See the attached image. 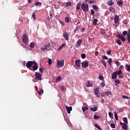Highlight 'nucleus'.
Here are the masks:
<instances>
[{"mask_svg":"<svg viewBox=\"0 0 130 130\" xmlns=\"http://www.w3.org/2000/svg\"><path fill=\"white\" fill-rule=\"evenodd\" d=\"M81 9L84 12H87L89 10V5L82 3L81 6Z\"/></svg>","mask_w":130,"mask_h":130,"instance_id":"1","label":"nucleus"},{"mask_svg":"<svg viewBox=\"0 0 130 130\" xmlns=\"http://www.w3.org/2000/svg\"><path fill=\"white\" fill-rule=\"evenodd\" d=\"M64 65L63 59L61 60H57L56 67L59 68V67H62Z\"/></svg>","mask_w":130,"mask_h":130,"instance_id":"2","label":"nucleus"},{"mask_svg":"<svg viewBox=\"0 0 130 130\" xmlns=\"http://www.w3.org/2000/svg\"><path fill=\"white\" fill-rule=\"evenodd\" d=\"M36 76V80L38 81H41L42 80V76L41 74L40 73L36 72L35 74Z\"/></svg>","mask_w":130,"mask_h":130,"instance_id":"3","label":"nucleus"},{"mask_svg":"<svg viewBox=\"0 0 130 130\" xmlns=\"http://www.w3.org/2000/svg\"><path fill=\"white\" fill-rule=\"evenodd\" d=\"M35 62L34 61H28L27 62L26 66L27 68L32 67V64L35 63Z\"/></svg>","mask_w":130,"mask_h":130,"instance_id":"4","label":"nucleus"},{"mask_svg":"<svg viewBox=\"0 0 130 130\" xmlns=\"http://www.w3.org/2000/svg\"><path fill=\"white\" fill-rule=\"evenodd\" d=\"M22 41L24 43V44H27L28 42V37L24 34L22 37Z\"/></svg>","mask_w":130,"mask_h":130,"instance_id":"5","label":"nucleus"},{"mask_svg":"<svg viewBox=\"0 0 130 130\" xmlns=\"http://www.w3.org/2000/svg\"><path fill=\"white\" fill-rule=\"evenodd\" d=\"M51 44L48 43V44L44 45L43 47L41 48L42 50H45L46 49H47L48 48L50 47Z\"/></svg>","mask_w":130,"mask_h":130,"instance_id":"6","label":"nucleus"},{"mask_svg":"<svg viewBox=\"0 0 130 130\" xmlns=\"http://www.w3.org/2000/svg\"><path fill=\"white\" fill-rule=\"evenodd\" d=\"M117 75L118 76H119V78H120V79L123 78V76L122 75V72L121 71V70H118Z\"/></svg>","mask_w":130,"mask_h":130,"instance_id":"7","label":"nucleus"},{"mask_svg":"<svg viewBox=\"0 0 130 130\" xmlns=\"http://www.w3.org/2000/svg\"><path fill=\"white\" fill-rule=\"evenodd\" d=\"M95 95L96 96L97 98H99L100 95L99 94V88L96 87L94 90Z\"/></svg>","mask_w":130,"mask_h":130,"instance_id":"8","label":"nucleus"},{"mask_svg":"<svg viewBox=\"0 0 130 130\" xmlns=\"http://www.w3.org/2000/svg\"><path fill=\"white\" fill-rule=\"evenodd\" d=\"M81 64L82 68H86L88 66V63L87 61L82 62Z\"/></svg>","mask_w":130,"mask_h":130,"instance_id":"9","label":"nucleus"},{"mask_svg":"<svg viewBox=\"0 0 130 130\" xmlns=\"http://www.w3.org/2000/svg\"><path fill=\"white\" fill-rule=\"evenodd\" d=\"M117 37L118 38L121 39L123 42H125L126 40H127L126 38H125L124 37H123L122 35H120V34L117 35Z\"/></svg>","mask_w":130,"mask_h":130,"instance_id":"10","label":"nucleus"},{"mask_svg":"<svg viewBox=\"0 0 130 130\" xmlns=\"http://www.w3.org/2000/svg\"><path fill=\"white\" fill-rule=\"evenodd\" d=\"M118 71H116L115 72H114L112 74V79L113 80H115V79L117 78V75H118Z\"/></svg>","mask_w":130,"mask_h":130,"instance_id":"11","label":"nucleus"},{"mask_svg":"<svg viewBox=\"0 0 130 130\" xmlns=\"http://www.w3.org/2000/svg\"><path fill=\"white\" fill-rule=\"evenodd\" d=\"M80 62L81 60H75V67L80 68Z\"/></svg>","mask_w":130,"mask_h":130,"instance_id":"12","label":"nucleus"},{"mask_svg":"<svg viewBox=\"0 0 130 130\" xmlns=\"http://www.w3.org/2000/svg\"><path fill=\"white\" fill-rule=\"evenodd\" d=\"M119 21V17L118 15H116L114 17V23L117 24Z\"/></svg>","mask_w":130,"mask_h":130,"instance_id":"13","label":"nucleus"},{"mask_svg":"<svg viewBox=\"0 0 130 130\" xmlns=\"http://www.w3.org/2000/svg\"><path fill=\"white\" fill-rule=\"evenodd\" d=\"M66 110H67V112H68V114H70L71 111L72 110H73V108L71 106H70V107L67 106L66 107Z\"/></svg>","mask_w":130,"mask_h":130,"instance_id":"14","label":"nucleus"},{"mask_svg":"<svg viewBox=\"0 0 130 130\" xmlns=\"http://www.w3.org/2000/svg\"><path fill=\"white\" fill-rule=\"evenodd\" d=\"M63 36L66 40H69V36L68 34L67 33V32H63Z\"/></svg>","mask_w":130,"mask_h":130,"instance_id":"15","label":"nucleus"},{"mask_svg":"<svg viewBox=\"0 0 130 130\" xmlns=\"http://www.w3.org/2000/svg\"><path fill=\"white\" fill-rule=\"evenodd\" d=\"M33 64L34 66L32 67V70H34V71H36L38 70V66H37L36 62H35V63Z\"/></svg>","mask_w":130,"mask_h":130,"instance_id":"16","label":"nucleus"},{"mask_svg":"<svg viewBox=\"0 0 130 130\" xmlns=\"http://www.w3.org/2000/svg\"><path fill=\"white\" fill-rule=\"evenodd\" d=\"M81 44H82V40L80 39L78 41L77 43H76V47L79 48Z\"/></svg>","mask_w":130,"mask_h":130,"instance_id":"17","label":"nucleus"},{"mask_svg":"<svg viewBox=\"0 0 130 130\" xmlns=\"http://www.w3.org/2000/svg\"><path fill=\"white\" fill-rule=\"evenodd\" d=\"M107 3L109 6H112L114 4V2H113L112 0L109 1L108 2H107Z\"/></svg>","mask_w":130,"mask_h":130,"instance_id":"18","label":"nucleus"},{"mask_svg":"<svg viewBox=\"0 0 130 130\" xmlns=\"http://www.w3.org/2000/svg\"><path fill=\"white\" fill-rule=\"evenodd\" d=\"M92 8L95 12L98 11V6H97L96 5H92Z\"/></svg>","mask_w":130,"mask_h":130,"instance_id":"19","label":"nucleus"},{"mask_svg":"<svg viewBox=\"0 0 130 130\" xmlns=\"http://www.w3.org/2000/svg\"><path fill=\"white\" fill-rule=\"evenodd\" d=\"M124 67L126 69V71L128 72H130V65L127 64H125Z\"/></svg>","mask_w":130,"mask_h":130,"instance_id":"20","label":"nucleus"},{"mask_svg":"<svg viewBox=\"0 0 130 130\" xmlns=\"http://www.w3.org/2000/svg\"><path fill=\"white\" fill-rule=\"evenodd\" d=\"M38 92L39 95L41 96L42 93H44V90L43 89H40L39 91H38Z\"/></svg>","mask_w":130,"mask_h":130,"instance_id":"21","label":"nucleus"},{"mask_svg":"<svg viewBox=\"0 0 130 130\" xmlns=\"http://www.w3.org/2000/svg\"><path fill=\"white\" fill-rule=\"evenodd\" d=\"M100 32L102 35H103L104 36H106V32L105 31V29H101L100 30Z\"/></svg>","mask_w":130,"mask_h":130,"instance_id":"22","label":"nucleus"},{"mask_svg":"<svg viewBox=\"0 0 130 130\" xmlns=\"http://www.w3.org/2000/svg\"><path fill=\"white\" fill-rule=\"evenodd\" d=\"M121 127L123 128V129H127V126L126 123H124L123 125L121 126Z\"/></svg>","mask_w":130,"mask_h":130,"instance_id":"23","label":"nucleus"},{"mask_svg":"<svg viewBox=\"0 0 130 130\" xmlns=\"http://www.w3.org/2000/svg\"><path fill=\"white\" fill-rule=\"evenodd\" d=\"M86 85L88 87H90L93 86V84H91L90 83V81H89L86 83Z\"/></svg>","mask_w":130,"mask_h":130,"instance_id":"24","label":"nucleus"},{"mask_svg":"<svg viewBox=\"0 0 130 130\" xmlns=\"http://www.w3.org/2000/svg\"><path fill=\"white\" fill-rule=\"evenodd\" d=\"M80 5H81L80 3H77V4H76V10H80Z\"/></svg>","mask_w":130,"mask_h":130,"instance_id":"25","label":"nucleus"},{"mask_svg":"<svg viewBox=\"0 0 130 130\" xmlns=\"http://www.w3.org/2000/svg\"><path fill=\"white\" fill-rule=\"evenodd\" d=\"M109 10L110 11H111L112 13H115V10H114V9L112 7H109Z\"/></svg>","mask_w":130,"mask_h":130,"instance_id":"26","label":"nucleus"},{"mask_svg":"<svg viewBox=\"0 0 130 130\" xmlns=\"http://www.w3.org/2000/svg\"><path fill=\"white\" fill-rule=\"evenodd\" d=\"M95 127H96L98 129L102 130L101 126L100 125H98V124H95Z\"/></svg>","mask_w":130,"mask_h":130,"instance_id":"27","label":"nucleus"},{"mask_svg":"<svg viewBox=\"0 0 130 130\" xmlns=\"http://www.w3.org/2000/svg\"><path fill=\"white\" fill-rule=\"evenodd\" d=\"M90 110L92 112H96L97 110V107H95L94 108H90Z\"/></svg>","mask_w":130,"mask_h":130,"instance_id":"28","label":"nucleus"},{"mask_svg":"<svg viewBox=\"0 0 130 130\" xmlns=\"http://www.w3.org/2000/svg\"><path fill=\"white\" fill-rule=\"evenodd\" d=\"M117 5L119 6H121L122 4H123V2L122 0H120V1H119L117 2Z\"/></svg>","mask_w":130,"mask_h":130,"instance_id":"29","label":"nucleus"},{"mask_svg":"<svg viewBox=\"0 0 130 130\" xmlns=\"http://www.w3.org/2000/svg\"><path fill=\"white\" fill-rule=\"evenodd\" d=\"M98 22V19H94L93 21H92V24H93L94 25H96L97 22Z\"/></svg>","mask_w":130,"mask_h":130,"instance_id":"30","label":"nucleus"},{"mask_svg":"<svg viewBox=\"0 0 130 130\" xmlns=\"http://www.w3.org/2000/svg\"><path fill=\"white\" fill-rule=\"evenodd\" d=\"M123 121H124L125 122V124H127L128 123L127 118V117H123Z\"/></svg>","mask_w":130,"mask_h":130,"instance_id":"31","label":"nucleus"},{"mask_svg":"<svg viewBox=\"0 0 130 130\" xmlns=\"http://www.w3.org/2000/svg\"><path fill=\"white\" fill-rule=\"evenodd\" d=\"M35 43H34V42H31V43L30 44V45H29V46H30V47L31 48H34V47H35Z\"/></svg>","mask_w":130,"mask_h":130,"instance_id":"32","label":"nucleus"},{"mask_svg":"<svg viewBox=\"0 0 130 130\" xmlns=\"http://www.w3.org/2000/svg\"><path fill=\"white\" fill-rule=\"evenodd\" d=\"M65 22L66 23H69L70 22V19L69 17H67L65 18Z\"/></svg>","mask_w":130,"mask_h":130,"instance_id":"33","label":"nucleus"},{"mask_svg":"<svg viewBox=\"0 0 130 130\" xmlns=\"http://www.w3.org/2000/svg\"><path fill=\"white\" fill-rule=\"evenodd\" d=\"M71 5H72V4H71V2L67 3L66 4V7H70V6H71Z\"/></svg>","mask_w":130,"mask_h":130,"instance_id":"34","label":"nucleus"},{"mask_svg":"<svg viewBox=\"0 0 130 130\" xmlns=\"http://www.w3.org/2000/svg\"><path fill=\"white\" fill-rule=\"evenodd\" d=\"M35 5L37 6H42V3H40V2H37L35 3Z\"/></svg>","mask_w":130,"mask_h":130,"instance_id":"35","label":"nucleus"},{"mask_svg":"<svg viewBox=\"0 0 130 130\" xmlns=\"http://www.w3.org/2000/svg\"><path fill=\"white\" fill-rule=\"evenodd\" d=\"M109 117L110 118H111V119H113V114H112V113H111V112H109Z\"/></svg>","mask_w":130,"mask_h":130,"instance_id":"36","label":"nucleus"},{"mask_svg":"<svg viewBox=\"0 0 130 130\" xmlns=\"http://www.w3.org/2000/svg\"><path fill=\"white\" fill-rule=\"evenodd\" d=\"M108 62L110 65H112V58H109V60H108Z\"/></svg>","mask_w":130,"mask_h":130,"instance_id":"37","label":"nucleus"},{"mask_svg":"<svg viewBox=\"0 0 130 130\" xmlns=\"http://www.w3.org/2000/svg\"><path fill=\"white\" fill-rule=\"evenodd\" d=\"M90 11H91V13H90L91 15L94 16L95 14V12L94 11V10L93 9H91Z\"/></svg>","mask_w":130,"mask_h":130,"instance_id":"38","label":"nucleus"},{"mask_svg":"<svg viewBox=\"0 0 130 130\" xmlns=\"http://www.w3.org/2000/svg\"><path fill=\"white\" fill-rule=\"evenodd\" d=\"M116 43H117L118 45H121V41H120V40H117L116 41Z\"/></svg>","mask_w":130,"mask_h":130,"instance_id":"39","label":"nucleus"},{"mask_svg":"<svg viewBox=\"0 0 130 130\" xmlns=\"http://www.w3.org/2000/svg\"><path fill=\"white\" fill-rule=\"evenodd\" d=\"M87 109H88V108L87 107H86L85 108H84V107L82 108L83 112H85V111L87 110Z\"/></svg>","mask_w":130,"mask_h":130,"instance_id":"40","label":"nucleus"},{"mask_svg":"<svg viewBox=\"0 0 130 130\" xmlns=\"http://www.w3.org/2000/svg\"><path fill=\"white\" fill-rule=\"evenodd\" d=\"M102 58L105 59V60H108V57L106 56V55L102 56Z\"/></svg>","mask_w":130,"mask_h":130,"instance_id":"41","label":"nucleus"},{"mask_svg":"<svg viewBox=\"0 0 130 130\" xmlns=\"http://www.w3.org/2000/svg\"><path fill=\"white\" fill-rule=\"evenodd\" d=\"M100 118V116H96V115H95L94 116V119L95 120H98V119H99Z\"/></svg>","mask_w":130,"mask_h":130,"instance_id":"42","label":"nucleus"},{"mask_svg":"<svg viewBox=\"0 0 130 130\" xmlns=\"http://www.w3.org/2000/svg\"><path fill=\"white\" fill-rule=\"evenodd\" d=\"M114 82L116 83V84H120L121 83L120 81L118 79H115L114 80Z\"/></svg>","mask_w":130,"mask_h":130,"instance_id":"43","label":"nucleus"},{"mask_svg":"<svg viewBox=\"0 0 130 130\" xmlns=\"http://www.w3.org/2000/svg\"><path fill=\"white\" fill-rule=\"evenodd\" d=\"M115 63L116 64L117 66H119L120 65V63L118 60H115Z\"/></svg>","mask_w":130,"mask_h":130,"instance_id":"44","label":"nucleus"},{"mask_svg":"<svg viewBox=\"0 0 130 130\" xmlns=\"http://www.w3.org/2000/svg\"><path fill=\"white\" fill-rule=\"evenodd\" d=\"M81 56L82 59H85L86 58V54L85 53H83L81 54Z\"/></svg>","mask_w":130,"mask_h":130,"instance_id":"45","label":"nucleus"},{"mask_svg":"<svg viewBox=\"0 0 130 130\" xmlns=\"http://www.w3.org/2000/svg\"><path fill=\"white\" fill-rule=\"evenodd\" d=\"M48 64H49V65L52 64V60L51 59H49L48 60Z\"/></svg>","mask_w":130,"mask_h":130,"instance_id":"46","label":"nucleus"},{"mask_svg":"<svg viewBox=\"0 0 130 130\" xmlns=\"http://www.w3.org/2000/svg\"><path fill=\"white\" fill-rule=\"evenodd\" d=\"M94 3H95V1L93 0H90L88 3V4H93Z\"/></svg>","mask_w":130,"mask_h":130,"instance_id":"47","label":"nucleus"},{"mask_svg":"<svg viewBox=\"0 0 130 130\" xmlns=\"http://www.w3.org/2000/svg\"><path fill=\"white\" fill-rule=\"evenodd\" d=\"M114 116L116 120H118V115L116 113H115Z\"/></svg>","mask_w":130,"mask_h":130,"instance_id":"48","label":"nucleus"},{"mask_svg":"<svg viewBox=\"0 0 130 130\" xmlns=\"http://www.w3.org/2000/svg\"><path fill=\"white\" fill-rule=\"evenodd\" d=\"M61 79V77L60 76H58L56 78V81L57 82L58 81H60Z\"/></svg>","mask_w":130,"mask_h":130,"instance_id":"49","label":"nucleus"},{"mask_svg":"<svg viewBox=\"0 0 130 130\" xmlns=\"http://www.w3.org/2000/svg\"><path fill=\"white\" fill-rule=\"evenodd\" d=\"M112 93L111 92L108 91L107 92H105V94H106L107 96H109Z\"/></svg>","mask_w":130,"mask_h":130,"instance_id":"50","label":"nucleus"},{"mask_svg":"<svg viewBox=\"0 0 130 130\" xmlns=\"http://www.w3.org/2000/svg\"><path fill=\"white\" fill-rule=\"evenodd\" d=\"M111 126L112 128H115V124L114 123H111Z\"/></svg>","mask_w":130,"mask_h":130,"instance_id":"51","label":"nucleus"},{"mask_svg":"<svg viewBox=\"0 0 130 130\" xmlns=\"http://www.w3.org/2000/svg\"><path fill=\"white\" fill-rule=\"evenodd\" d=\"M104 78L103 76H102L101 75H100V76H99V79H100L101 81L104 80Z\"/></svg>","mask_w":130,"mask_h":130,"instance_id":"52","label":"nucleus"},{"mask_svg":"<svg viewBox=\"0 0 130 130\" xmlns=\"http://www.w3.org/2000/svg\"><path fill=\"white\" fill-rule=\"evenodd\" d=\"M127 32L125 30L122 32V34L124 36H125L127 35Z\"/></svg>","mask_w":130,"mask_h":130,"instance_id":"53","label":"nucleus"},{"mask_svg":"<svg viewBox=\"0 0 130 130\" xmlns=\"http://www.w3.org/2000/svg\"><path fill=\"white\" fill-rule=\"evenodd\" d=\"M101 85L102 87H104V86H105V82L103 81V82H102L101 83Z\"/></svg>","mask_w":130,"mask_h":130,"instance_id":"54","label":"nucleus"},{"mask_svg":"<svg viewBox=\"0 0 130 130\" xmlns=\"http://www.w3.org/2000/svg\"><path fill=\"white\" fill-rule=\"evenodd\" d=\"M79 30V28L78 27H76L75 28L74 30V32L76 33V32H77Z\"/></svg>","mask_w":130,"mask_h":130,"instance_id":"55","label":"nucleus"},{"mask_svg":"<svg viewBox=\"0 0 130 130\" xmlns=\"http://www.w3.org/2000/svg\"><path fill=\"white\" fill-rule=\"evenodd\" d=\"M32 17L34 18L35 20H36V15L35 13H32Z\"/></svg>","mask_w":130,"mask_h":130,"instance_id":"56","label":"nucleus"},{"mask_svg":"<svg viewBox=\"0 0 130 130\" xmlns=\"http://www.w3.org/2000/svg\"><path fill=\"white\" fill-rule=\"evenodd\" d=\"M60 89H61L62 91H64V86H61L60 87Z\"/></svg>","mask_w":130,"mask_h":130,"instance_id":"57","label":"nucleus"},{"mask_svg":"<svg viewBox=\"0 0 130 130\" xmlns=\"http://www.w3.org/2000/svg\"><path fill=\"white\" fill-rule=\"evenodd\" d=\"M39 70H40V73H41V74H43V69H42V68H39Z\"/></svg>","mask_w":130,"mask_h":130,"instance_id":"58","label":"nucleus"},{"mask_svg":"<svg viewBox=\"0 0 130 130\" xmlns=\"http://www.w3.org/2000/svg\"><path fill=\"white\" fill-rule=\"evenodd\" d=\"M123 68V66L122 65L120 66V68H119V70H122Z\"/></svg>","mask_w":130,"mask_h":130,"instance_id":"59","label":"nucleus"},{"mask_svg":"<svg viewBox=\"0 0 130 130\" xmlns=\"http://www.w3.org/2000/svg\"><path fill=\"white\" fill-rule=\"evenodd\" d=\"M103 64H104V66L105 69H107V67L106 66V62H104V63H103Z\"/></svg>","mask_w":130,"mask_h":130,"instance_id":"60","label":"nucleus"},{"mask_svg":"<svg viewBox=\"0 0 130 130\" xmlns=\"http://www.w3.org/2000/svg\"><path fill=\"white\" fill-rule=\"evenodd\" d=\"M122 98L124 99H128V96H126V95H123Z\"/></svg>","mask_w":130,"mask_h":130,"instance_id":"61","label":"nucleus"},{"mask_svg":"<svg viewBox=\"0 0 130 130\" xmlns=\"http://www.w3.org/2000/svg\"><path fill=\"white\" fill-rule=\"evenodd\" d=\"M111 54V52L110 50H109L108 52H107V54L108 55H110V54Z\"/></svg>","mask_w":130,"mask_h":130,"instance_id":"62","label":"nucleus"},{"mask_svg":"<svg viewBox=\"0 0 130 130\" xmlns=\"http://www.w3.org/2000/svg\"><path fill=\"white\" fill-rule=\"evenodd\" d=\"M95 56H97L99 54V52L96 51V52H95Z\"/></svg>","mask_w":130,"mask_h":130,"instance_id":"63","label":"nucleus"},{"mask_svg":"<svg viewBox=\"0 0 130 130\" xmlns=\"http://www.w3.org/2000/svg\"><path fill=\"white\" fill-rule=\"evenodd\" d=\"M127 40H128V43H130V37L127 38Z\"/></svg>","mask_w":130,"mask_h":130,"instance_id":"64","label":"nucleus"}]
</instances>
